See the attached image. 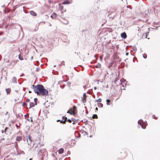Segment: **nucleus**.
<instances>
[{
    "label": "nucleus",
    "mask_w": 160,
    "mask_h": 160,
    "mask_svg": "<svg viewBox=\"0 0 160 160\" xmlns=\"http://www.w3.org/2000/svg\"><path fill=\"white\" fill-rule=\"evenodd\" d=\"M143 57L144 58H147V55L146 54H144L143 55Z\"/></svg>",
    "instance_id": "c756f323"
},
{
    "label": "nucleus",
    "mask_w": 160,
    "mask_h": 160,
    "mask_svg": "<svg viewBox=\"0 0 160 160\" xmlns=\"http://www.w3.org/2000/svg\"><path fill=\"white\" fill-rule=\"evenodd\" d=\"M98 118V117L97 115L96 114H93L92 116V118L93 119L97 118Z\"/></svg>",
    "instance_id": "4be33fe9"
},
{
    "label": "nucleus",
    "mask_w": 160,
    "mask_h": 160,
    "mask_svg": "<svg viewBox=\"0 0 160 160\" xmlns=\"http://www.w3.org/2000/svg\"><path fill=\"white\" fill-rule=\"evenodd\" d=\"M12 82L14 83H17V79L15 77H14L12 79Z\"/></svg>",
    "instance_id": "f8f14e48"
},
{
    "label": "nucleus",
    "mask_w": 160,
    "mask_h": 160,
    "mask_svg": "<svg viewBox=\"0 0 160 160\" xmlns=\"http://www.w3.org/2000/svg\"><path fill=\"white\" fill-rule=\"evenodd\" d=\"M14 101H15V102H16L17 101V100H16V99H14Z\"/></svg>",
    "instance_id": "69168bd1"
},
{
    "label": "nucleus",
    "mask_w": 160,
    "mask_h": 160,
    "mask_svg": "<svg viewBox=\"0 0 160 160\" xmlns=\"http://www.w3.org/2000/svg\"><path fill=\"white\" fill-rule=\"evenodd\" d=\"M97 55L96 54L95 55H94V57L95 58H96V57H97Z\"/></svg>",
    "instance_id": "13d9d810"
},
{
    "label": "nucleus",
    "mask_w": 160,
    "mask_h": 160,
    "mask_svg": "<svg viewBox=\"0 0 160 160\" xmlns=\"http://www.w3.org/2000/svg\"><path fill=\"white\" fill-rule=\"evenodd\" d=\"M12 65V62H11V63H10L9 64V65Z\"/></svg>",
    "instance_id": "09e8293b"
},
{
    "label": "nucleus",
    "mask_w": 160,
    "mask_h": 160,
    "mask_svg": "<svg viewBox=\"0 0 160 160\" xmlns=\"http://www.w3.org/2000/svg\"><path fill=\"white\" fill-rule=\"evenodd\" d=\"M63 82H66V81H59V82H58V84H61V83Z\"/></svg>",
    "instance_id": "473e14b6"
},
{
    "label": "nucleus",
    "mask_w": 160,
    "mask_h": 160,
    "mask_svg": "<svg viewBox=\"0 0 160 160\" xmlns=\"http://www.w3.org/2000/svg\"><path fill=\"white\" fill-rule=\"evenodd\" d=\"M43 88V86L42 84H38L37 86H35L34 85H32V87L34 91L38 95L39 94L42 88Z\"/></svg>",
    "instance_id": "f257e3e1"
},
{
    "label": "nucleus",
    "mask_w": 160,
    "mask_h": 160,
    "mask_svg": "<svg viewBox=\"0 0 160 160\" xmlns=\"http://www.w3.org/2000/svg\"><path fill=\"white\" fill-rule=\"evenodd\" d=\"M67 113H70V114L72 115V113L70 112L69 110H68L67 112Z\"/></svg>",
    "instance_id": "79ce46f5"
},
{
    "label": "nucleus",
    "mask_w": 160,
    "mask_h": 160,
    "mask_svg": "<svg viewBox=\"0 0 160 160\" xmlns=\"http://www.w3.org/2000/svg\"><path fill=\"white\" fill-rule=\"evenodd\" d=\"M83 87L85 89H86L87 88V87L86 86H83Z\"/></svg>",
    "instance_id": "37998d69"
},
{
    "label": "nucleus",
    "mask_w": 160,
    "mask_h": 160,
    "mask_svg": "<svg viewBox=\"0 0 160 160\" xmlns=\"http://www.w3.org/2000/svg\"><path fill=\"white\" fill-rule=\"evenodd\" d=\"M19 133H20V135H22V132H19Z\"/></svg>",
    "instance_id": "680f3d73"
},
{
    "label": "nucleus",
    "mask_w": 160,
    "mask_h": 160,
    "mask_svg": "<svg viewBox=\"0 0 160 160\" xmlns=\"http://www.w3.org/2000/svg\"><path fill=\"white\" fill-rule=\"evenodd\" d=\"M101 66V65L100 64L98 63V64L96 66H95V68H100Z\"/></svg>",
    "instance_id": "5701e85b"
},
{
    "label": "nucleus",
    "mask_w": 160,
    "mask_h": 160,
    "mask_svg": "<svg viewBox=\"0 0 160 160\" xmlns=\"http://www.w3.org/2000/svg\"><path fill=\"white\" fill-rule=\"evenodd\" d=\"M94 89H95V90H96V89H97V88H96V87H94Z\"/></svg>",
    "instance_id": "864d4df0"
},
{
    "label": "nucleus",
    "mask_w": 160,
    "mask_h": 160,
    "mask_svg": "<svg viewBox=\"0 0 160 160\" xmlns=\"http://www.w3.org/2000/svg\"><path fill=\"white\" fill-rule=\"evenodd\" d=\"M133 50L134 51H136L137 50V49L134 48L133 49Z\"/></svg>",
    "instance_id": "a18cd8bd"
},
{
    "label": "nucleus",
    "mask_w": 160,
    "mask_h": 160,
    "mask_svg": "<svg viewBox=\"0 0 160 160\" xmlns=\"http://www.w3.org/2000/svg\"><path fill=\"white\" fill-rule=\"evenodd\" d=\"M46 150L45 149H41L38 148L37 151L38 152V154L40 155H41L44 153V152H45Z\"/></svg>",
    "instance_id": "7ed1b4c3"
},
{
    "label": "nucleus",
    "mask_w": 160,
    "mask_h": 160,
    "mask_svg": "<svg viewBox=\"0 0 160 160\" xmlns=\"http://www.w3.org/2000/svg\"><path fill=\"white\" fill-rule=\"evenodd\" d=\"M28 141H29L31 143V136H28Z\"/></svg>",
    "instance_id": "cd10ccee"
},
{
    "label": "nucleus",
    "mask_w": 160,
    "mask_h": 160,
    "mask_svg": "<svg viewBox=\"0 0 160 160\" xmlns=\"http://www.w3.org/2000/svg\"><path fill=\"white\" fill-rule=\"evenodd\" d=\"M84 132L85 133L86 135L88 134V133L86 131Z\"/></svg>",
    "instance_id": "603ef678"
},
{
    "label": "nucleus",
    "mask_w": 160,
    "mask_h": 160,
    "mask_svg": "<svg viewBox=\"0 0 160 160\" xmlns=\"http://www.w3.org/2000/svg\"><path fill=\"white\" fill-rule=\"evenodd\" d=\"M67 84L69 87H70L71 84V83L69 82H67Z\"/></svg>",
    "instance_id": "2f4dec72"
},
{
    "label": "nucleus",
    "mask_w": 160,
    "mask_h": 160,
    "mask_svg": "<svg viewBox=\"0 0 160 160\" xmlns=\"http://www.w3.org/2000/svg\"><path fill=\"white\" fill-rule=\"evenodd\" d=\"M1 131L2 133H3L4 132V130H2Z\"/></svg>",
    "instance_id": "8fccbe9b"
},
{
    "label": "nucleus",
    "mask_w": 160,
    "mask_h": 160,
    "mask_svg": "<svg viewBox=\"0 0 160 160\" xmlns=\"http://www.w3.org/2000/svg\"><path fill=\"white\" fill-rule=\"evenodd\" d=\"M62 118L63 119H65L64 120H65L66 121L67 120V118L66 117H65L64 116H63L62 117Z\"/></svg>",
    "instance_id": "e433bc0d"
},
{
    "label": "nucleus",
    "mask_w": 160,
    "mask_h": 160,
    "mask_svg": "<svg viewBox=\"0 0 160 160\" xmlns=\"http://www.w3.org/2000/svg\"><path fill=\"white\" fill-rule=\"evenodd\" d=\"M34 101L35 102V105H37V101H38V99L37 98H35L34 99Z\"/></svg>",
    "instance_id": "393cba45"
},
{
    "label": "nucleus",
    "mask_w": 160,
    "mask_h": 160,
    "mask_svg": "<svg viewBox=\"0 0 160 160\" xmlns=\"http://www.w3.org/2000/svg\"><path fill=\"white\" fill-rule=\"evenodd\" d=\"M6 91L7 94L11 92V89L10 88L6 89Z\"/></svg>",
    "instance_id": "aec40b11"
},
{
    "label": "nucleus",
    "mask_w": 160,
    "mask_h": 160,
    "mask_svg": "<svg viewBox=\"0 0 160 160\" xmlns=\"http://www.w3.org/2000/svg\"><path fill=\"white\" fill-rule=\"evenodd\" d=\"M129 54V53L128 52H127L126 54V56H128V55Z\"/></svg>",
    "instance_id": "de8ad7c7"
},
{
    "label": "nucleus",
    "mask_w": 160,
    "mask_h": 160,
    "mask_svg": "<svg viewBox=\"0 0 160 160\" xmlns=\"http://www.w3.org/2000/svg\"><path fill=\"white\" fill-rule=\"evenodd\" d=\"M79 54H80V52H79V53L78 52H77V55H78Z\"/></svg>",
    "instance_id": "e2e57ef3"
},
{
    "label": "nucleus",
    "mask_w": 160,
    "mask_h": 160,
    "mask_svg": "<svg viewBox=\"0 0 160 160\" xmlns=\"http://www.w3.org/2000/svg\"><path fill=\"white\" fill-rule=\"evenodd\" d=\"M27 120L28 121H31V122H32V117H30V118L29 119H28Z\"/></svg>",
    "instance_id": "bb28decb"
},
{
    "label": "nucleus",
    "mask_w": 160,
    "mask_h": 160,
    "mask_svg": "<svg viewBox=\"0 0 160 160\" xmlns=\"http://www.w3.org/2000/svg\"><path fill=\"white\" fill-rule=\"evenodd\" d=\"M31 91H29V93H31Z\"/></svg>",
    "instance_id": "338daca9"
},
{
    "label": "nucleus",
    "mask_w": 160,
    "mask_h": 160,
    "mask_svg": "<svg viewBox=\"0 0 160 160\" xmlns=\"http://www.w3.org/2000/svg\"><path fill=\"white\" fill-rule=\"evenodd\" d=\"M100 59L101 60H102V57H100Z\"/></svg>",
    "instance_id": "774afa93"
},
{
    "label": "nucleus",
    "mask_w": 160,
    "mask_h": 160,
    "mask_svg": "<svg viewBox=\"0 0 160 160\" xmlns=\"http://www.w3.org/2000/svg\"><path fill=\"white\" fill-rule=\"evenodd\" d=\"M148 33H149V32H147L145 33V34H146V38H147L148 39H149V38H147V37L148 35Z\"/></svg>",
    "instance_id": "c9c22d12"
},
{
    "label": "nucleus",
    "mask_w": 160,
    "mask_h": 160,
    "mask_svg": "<svg viewBox=\"0 0 160 160\" xmlns=\"http://www.w3.org/2000/svg\"><path fill=\"white\" fill-rule=\"evenodd\" d=\"M30 100L28 98V99H27L26 100V102H29Z\"/></svg>",
    "instance_id": "a19ab883"
},
{
    "label": "nucleus",
    "mask_w": 160,
    "mask_h": 160,
    "mask_svg": "<svg viewBox=\"0 0 160 160\" xmlns=\"http://www.w3.org/2000/svg\"><path fill=\"white\" fill-rule=\"evenodd\" d=\"M159 23L158 22H154V23H153V24L154 25H158V26H156V27H155V26H153V27H154L153 28V29H157V28L159 27H160V26H159Z\"/></svg>",
    "instance_id": "0eeeda50"
},
{
    "label": "nucleus",
    "mask_w": 160,
    "mask_h": 160,
    "mask_svg": "<svg viewBox=\"0 0 160 160\" xmlns=\"http://www.w3.org/2000/svg\"><path fill=\"white\" fill-rule=\"evenodd\" d=\"M22 136H18L16 137V140L18 142H20L22 140Z\"/></svg>",
    "instance_id": "6e6552de"
},
{
    "label": "nucleus",
    "mask_w": 160,
    "mask_h": 160,
    "mask_svg": "<svg viewBox=\"0 0 160 160\" xmlns=\"http://www.w3.org/2000/svg\"><path fill=\"white\" fill-rule=\"evenodd\" d=\"M24 75V74L23 73H22L21 74V75H20V77H22Z\"/></svg>",
    "instance_id": "c03bdc74"
},
{
    "label": "nucleus",
    "mask_w": 160,
    "mask_h": 160,
    "mask_svg": "<svg viewBox=\"0 0 160 160\" xmlns=\"http://www.w3.org/2000/svg\"><path fill=\"white\" fill-rule=\"evenodd\" d=\"M61 121V120H58L57 121V122H59V121Z\"/></svg>",
    "instance_id": "052dcab7"
},
{
    "label": "nucleus",
    "mask_w": 160,
    "mask_h": 160,
    "mask_svg": "<svg viewBox=\"0 0 160 160\" xmlns=\"http://www.w3.org/2000/svg\"><path fill=\"white\" fill-rule=\"evenodd\" d=\"M30 13L31 15L33 16H36L37 13L33 11H31L30 12Z\"/></svg>",
    "instance_id": "9b49d317"
},
{
    "label": "nucleus",
    "mask_w": 160,
    "mask_h": 160,
    "mask_svg": "<svg viewBox=\"0 0 160 160\" xmlns=\"http://www.w3.org/2000/svg\"><path fill=\"white\" fill-rule=\"evenodd\" d=\"M57 15L56 13L53 12L51 16V17L52 19H55L57 17Z\"/></svg>",
    "instance_id": "1a4fd4ad"
},
{
    "label": "nucleus",
    "mask_w": 160,
    "mask_h": 160,
    "mask_svg": "<svg viewBox=\"0 0 160 160\" xmlns=\"http://www.w3.org/2000/svg\"><path fill=\"white\" fill-rule=\"evenodd\" d=\"M102 101V99L101 98H100L98 99V100H96V101L98 102H101Z\"/></svg>",
    "instance_id": "c85d7f7f"
},
{
    "label": "nucleus",
    "mask_w": 160,
    "mask_h": 160,
    "mask_svg": "<svg viewBox=\"0 0 160 160\" xmlns=\"http://www.w3.org/2000/svg\"><path fill=\"white\" fill-rule=\"evenodd\" d=\"M143 121L142 120H139L138 121V124L141 125L142 128L143 129H145L146 128V126L145 125H143Z\"/></svg>",
    "instance_id": "20e7f679"
},
{
    "label": "nucleus",
    "mask_w": 160,
    "mask_h": 160,
    "mask_svg": "<svg viewBox=\"0 0 160 160\" xmlns=\"http://www.w3.org/2000/svg\"><path fill=\"white\" fill-rule=\"evenodd\" d=\"M98 106L99 108H102L103 106V105L102 103H98Z\"/></svg>",
    "instance_id": "a211bd4d"
},
{
    "label": "nucleus",
    "mask_w": 160,
    "mask_h": 160,
    "mask_svg": "<svg viewBox=\"0 0 160 160\" xmlns=\"http://www.w3.org/2000/svg\"><path fill=\"white\" fill-rule=\"evenodd\" d=\"M67 121L69 123H71L72 122V118L71 119H68L67 120Z\"/></svg>",
    "instance_id": "72a5a7b5"
},
{
    "label": "nucleus",
    "mask_w": 160,
    "mask_h": 160,
    "mask_svg": "<svg viewBox=\"0 0 160 160\" xmlns=\"http://www.w3.org/2000/svg\"><path fill=\"white\" fill-rule=\"evenodd\" d=\"M24 139H26V138H23V140L25 141V140ZM26 140L27 141V142H28V145H30V146H31V144H32V142L31 143L29 141H28V139L27 138H26Z\"/></svg>",
    "instance_id": "6ab92c4d"
},
{
    "label": "nucleus",
    "mask_w": 160,
    "mask_h": 160,
    "mask_svg": "<svg viewBox=\"0 0 160 160\" xmlns=\"http://www.w3.org/2000/svg\"><path fill=\"white\" fill-rule=\"evenodd\" d=\"M19 59L20 60H22L23 59V58L22 57L20 56V54H19L18 56Z\"/></svg>",
    "instance_id": "b1692460"
},
{
    "label": "nucleus",
    "mask_w": 160,
    "mask_h": 160,
    "mask_svg": "<svg viewBox=\"0 0 160 160\" xmlns=\"http://www.w3.org/2000/svg\"><path fill=\"white\" fill-rule=\"evenodd\" d=\"M8 128L6 127V128L4 130V132H5V133H6L7 134H9L10 133H11V132H8Z\"/></svg>",
    "instance_id": "ddd939ff"
},
{
    "label": "nucleus",
    "mask_w": 160,
    "mask_h": 160,
    "mask_svg": "<svg viewBox=\"0 0 160 160\" xmlns=\"http://www.w3.org/2000/svg\"><path fill=\"white\" fill-rule=\"evenodd\" d=\"M18 61H18H19L18 60H14L12 61V66H14V65H15V64H16V63H17V62Z\"/></svg>",
    "instance_id": "f3484780"
},
{
    "label": "nucleus",
    "mask_w": 160,
    "mask_h": 160,
    "mask_svg": "<svg viewBox=\"0 0 160 160\" xmlns=\"http://www.w3.org/2000/svg\"><path fill=\"white\" fill-rule=\"evenodd\" d=\"M60 8H61L62 9L63 8V6H61L60 5V4H59Z\"/></svg>",
    "instance_id": "ea45409f"
},
{
    "label": "nucleus",
    "mask_w": 160,
    "mask_h": 160,
    "mask_svg": "<svg viewBox=\"0 0 160 160\" xmlns=\"http://www.w3.org/2000/svg\"><path fill=\"white\" fill-rule=\"evenodd\" d=\"M152 117H153V118H154V119H157V118H156L155 117L154 115H153V116H152Z\"/></svg>",
    "instance_id": "3c124183"
},
{
    "label": "nucleus",
    "mask_w": 160,
    "mask_h": 160,
    "mask_svg": "<svg viewBox=\"0 0 160 160\" xmlns=\"http://www.w3.org/2000/svg\"><path fill=\"white\" fill-rule=\"evenodd\" d=\"M64 152V149L63 148L60 149L58 151V152L59 154H62Z\"/></svg>",
    "instance_id": "2eb2a0df"
},
{
    "label": "nucleus",
    "mask_w": 160,
    "mask_h": 160,
    "mask_svg": "<svg viewBox=\"0 0 160 160\" xmlns=\"http://www.w3.org/2000/svg\"><path fill=\"white\" fill-rule=\"evenodd\" d=\"M65 86V84H64L62 86L61 85H60V87L62 88H63Z\"/></svg>",
    "instance_id": "58836bf2"
},
{
    "label": "nucleus",
    "mask_w": 160,
    "mask_h": 160,
    "mask_svg": "<svg viewBox=\"0 0 160 160\" xmlns=\"http://www.w3.org/2000/svg\"><path fill=\"white\" fill-rule=\"evenodd\" d=\"M95 110L98 111V108H95Z\"/></svg>",
    "instance_id": "4d7b16f0"
},
{
    "label": "nucleus",
    "mask_w": 160,
    "mask_h": 160,
    "mask_svg": "<svg viewBox=\"0 0 160 160\" xmlns=\"http://www.w3.org/2000/svg\"><path fill=\"white\" fill-rule=\"evenodd\" d=\"M48 91L44 88L43 86V88H42V89H41L39 94H40L42 96H44L47 95L48 94Z\"/></svg>",
    "instance_id": "f03ea898"
},
{
    "label": "nucleus",
    "mask_w": 160,
    "mask_h": 160,
    "mask_svg": "<svg viewBox=\"0 0 160 160\" xmlns=\"http://www.w3.org/2000/svg\"><path fill=\"white\" fill-rule=\"evenodd\" d=\"M113 64V63L112 62H111L109 64V65H108V67L109 68H110V67H111L112 66V65Z\"/></svg>",
    "instance_id": "7c9ffc66"
},
{
    "label": "nucleus",
    "mask_w": 160,
    "mask_h": 160,
    "mask_svg": "<svg viewBox=\"0 0 160 160\" xmlns=\"http://www.w3.org/2000/svg\"><path fill=\"white\" fill-rule=\"evenodd\" d=\"M70 3V2L68 0H65L62 2V4H68Z\"/></svg>",
    "instance_id": "9d476101"
},
{
    "label": "nucleus",
    "mask_w": 160,
    "mask_h": 160,
    "mask_svg": "<svg viewBox=\"0 0 160 160\" xmlns=\"http://www.w3.org/2000/svg\"><path fill=\"white\" fill-rule=\"evenodd\" d=\"M121 38L123 39H125L126 38L127 35L125 32L121 33Z\"/></svg>",
    "instance_id": "39448f33"
},
{
    "label": "nucleus",
    "mask_w": 160,
    "mask_h": 160,
    "mask_svg": "<svg viewBox=\"0 0 160 160\" xmlns=\"http://www.w3.org/2000/svg\"><path fill=\"white\" fill-rule=\"evenodd\" d=\"M15 125L17 128L20 127L19 126H18V125L17 124H16Z\"/></svg>",
    "instance_id": "49530a36"
},
{
    "label": "nucleus",
    "mask_w": 160,
    "mask_h": 160,
    "mask_svg": "<svg viewBox=\"0 0 160 160\" xmlns=\"http://www.w3.org/2000/svg\"><path fill=\"white\" fill-rule=\"evenodd\" d=\"M52 156L53 157H55V155L54 154L52 153Z\"/></svg>",
    "instance_id": "6e6d98bb"
},
{
    "label": "nucleus",
    "mask_w": 160,
    "mask_h": 160,
    "mask_svg": "<svg viewBox=\"0 0 160 160\" xmlns=\"http://www.w3.org/2000/svg\"><path fill=\"white\" fill-rule=\"evenodd\" d=\"M77 120H77L74 118H72V121H73L72 124H75L76 123H77Z\"/></svg>",
    "instance_id": "dca6fc26"
},
{
    "label": "nucleus",
    "mask_w": 160,
    "mask_h": 160,
    "mask_svg": "<svg viewBox=\"0 0 160 160\" xmlns=\"http://www.w3.org/2000/svg\"><path fill=\"white\" fill-rule=\"evenodd\" d=\"M27 105V104L26 103L24 102L23 103V104H22V107H24L25 106H26Z\"/></svg>",
    "instance_id": "f704fd0d"
},
{
    "label": "nucleus",
    "mask_w": 160,
    "mask_h": 160,
    "mask_svg": "<svg viewBox=\"0 0 160 160\" xmlns=\"http://www.w3.org/2000/svg\"><path fill=\"white\" fill-rule=\"evenodd\" d=\"M48 2L49 3H51V0H49Z\"/></svg>",
    "instance_id": "0e129e2a"
},
{
    "label": "nucleus",
    "mask_w": 160,
    "mask_h": 160,
    "mask_svg": "<svg viewBox=\"0 0 160 160\" xmlns=\"http://www.w3.org/2000/svg\"><path fill=\"white\" fill-rule=\"evenodd\" d=\"M76 109V107L75 106H73V109L74 110H75Z\"/></svg>",
    "instance_id": "4c0bfd02"
},
{
    "label": "nucleus",
    "mask_w": 160,
    "mask_h": 160,
    "mask_svg": "<svg viewBox=\"0 0 160 160\" xmlns=\"http://www.w3.org/2000/svg\"><path fill=\"white\" fill-rule=\"evenodd\" d=\"M111 102L110 100L109 99H107L106 100L107 104L108 105H109V102Z\"/></svg>",
    "instance_id": "412c9836"
},
{
    "label": "nucleus",
    "mask_w": 160,
    "mask_h": 160,
    "mask_svg": "<svg viewBox=\"0 0 160 160\" xmlns=\"http://www.w3.org/2000/svg\"><path fill=\"white\" fill-rule=\"evenodd\" d=\"M3 33L2 32H0V36Z\"/></svg>",
    "instance_id": "5fc2aeb1"
},
{
    "label": "nucleus",
    "mask_w": 160,
    "mask_h": 160,
    "mask_svg": "<svg viewBox=\"0 0 160 160\" xmlns=\"http://www.w3.org/2000/svg\"><path fill=\"white\" fill-rule=\"evenodd\" d=\"M87 97V95L85 93H84L83 94V98H82V102L83 103H84L86 102V98Z\"/></svg>",
    "instance_id": "423d86ee"
},
{
    "label": "nucleus",
    "mask_w": 160,
    "mask_h": 160,
    "mask_svg": "<svg viewBox=\"0 0 160 160\" xmlns=\"http://www.w3.org/2000/svg\"><path fill=\"white\" fill-rule=\"evenodd\" d=\"M66 122V121L65 120H61L60 121V123H62L63 124H65Z\"/></svg>",
    "instance_id": "a878e982"
},
{
    "label": "nucleus",
    "mask_w": 160,
    "mask_h": 160,
    "mask_svg": "<svg viewBox=\"0 0 160 160\" xmlns=\"http://www.w3.org/2000/svg\"><path fill=\"white\" fill-rule=\"evenodd\" d=\"M68 154H70V151H68Z\"/></svg>",
    "instance_id": "bf43d9fd"
},
{
    "label": "nucleus",
    "mask_w": 160,
    "mask_h": 160,
    "mask_svg": "<svg viewBox=\"0 0 160 160\" xmlns=\"http://www.w3.org/2000/svg\"><path fill=\"white\" fill-rule=\"evenodd\" d=\"M35 106V104H34V103L33 102H30V104H29V108H32V107H33Z\"/></svg>",
    "instance_id": "4468645a"
}]
</instances>
